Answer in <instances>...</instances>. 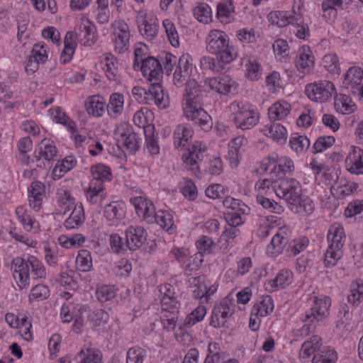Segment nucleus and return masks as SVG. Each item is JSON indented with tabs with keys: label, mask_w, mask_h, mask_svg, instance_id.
Masks as SVG:
<instances>
[{
	"label": "nucleus",
	"mask_w": 363,
	"mask_h": 363,
	"mask_svg": "<svg viewBox=\"0 0 363 363\" xmlns=\"http://www.w3.org/2000/svg\"><path fill=\"white\" fill-rule=\"evenodd\" d=\"M206 84L211 90H214L222 94H227L233 91L234 82L228 77H216L208 79L206 81Z\"/></svg>",
	"instance_id": "22"
},
{
	"label": "nucleus",
	"mask_w": 363,
	"mask_h": 363,
	"mask_svg": "<svg viewBox=\"0 0 363 363\" xmlns=\"http://www.w3.org/2000/svg\"><path fill=\"white\" fill-rule=\"evenodd\" d=\"M76 46L77 43L74 40V33L67 32L64 40V50L60 55L62 64H66L72 60Z\"/></svg>",
	"instance_id": "33"
},
{
	"label": "nucleus",
	"mask_w": 363,
	"mask_h": 363,
	"mask_svg": "<svg viewBox=\"0 0 363 363\" xmlns=\"http://www.w3.org/2000/svg\"><path fill=\"white\" fill-rule=\"evenodd\" d=\"M234 313V305L231 300L223 298L218 305L214 306L210 325L214 328H218L223 327L226 322V318Z\"/></svg>",
	"instance_id": "9"
},
{
	"label": "nucleus",
	"mask_w": 363,
	"mask_h": 363,
	"mask_svg": "<svg viewBox=\"0 0 363 363\" xmlns=\"http://www.w3.org/2000/svg\"><path fill=\"white\" fill-rule=\"evenodd\" d=\"M206 314V308L204 306L199 305L189 313L186 318L184 326L185 328L191 327L196 323L201 321Z\"/></svg>",
	"instance_id": "42"
},
{
	"label": "nucleus",
	"mask_w": 363,
	"mask_h": 363,
	"mask_svg": "<svg viewBox=\"0 0 363 363\" xmlns=\"http://www.w3.org/2000/svg\"><path fill=\"white\" fill-rule=\"evenodd\" d=\"M126 246L130 250H136L147 240V233L141 226H129L125 230Z\"/></svg>",
	"instance_id": "14"
},
{
	"label": "nucleus",
	"mask_w": 363,
	"mask_h": 363,
	"mask_svg": "<svg viewBox=\"0 0 363 363\" xmlns=\"http://www.w3.org/2000/svg\"><path fill=\"white\" fill-rule=\"evenodd\" d=\"M130 31L128 26L122 21L117 23V28L113 33V40L115 43V49L119 53L124 52L129 48Z\"/></svg>",
	"instance_id": "17"
},
{
	"label": "nucleus",
	"mask_w": 363,
	"mask_h": 363,
	"mask_svg": "<svg viewBox=\"0 0 363 363\" xmlns=\"http://www.w3.org/2000/svg\"><path fill=\"white\" fill-rule=\"evenodd\" d=\"M341 256L342 249H337L335 247L328 245V248L325 254V263L326 266H334Z\"/></svg>",
	"instance_id": "59"
},
{
	"label": "nucleus",
	"mask_w": 363,
	"mask_h": 363,
	"mask_svg": "<svg viewBox=\"0 0 363 363\" xmlns=\"http://www.w3.org/2000/svg\"><path fill=\"white\" fill-rule=\"evenodd\" d=\"M273 308V300L268 296L253 306L252 308V314L255 316L264 317L269 314L272 311Z\"/></svg>",
	"instance_id": "38"
},
{
	"label": "nucleus",
	"mask_w": 363,
	"mask_h": 363,
	"mask_svg": "<svg viewBox=\"0 0 363 363\" xmlns=\"http://www.w3.org/2000/svg\"><path fill=\"white\" fill-rule=\"evenodd\" d=\"M91 173L94 179L111 181L112 179L111 169L102 164H99L91 167Z\"/></svg>",
	"instance_id": "46"
},
{
	"label": "nucleus",
	"mask_w": 363,
	"mask_h": 363,
	"mask_svg": "<svg viewBox=\"0 0 363 363\" xmlns=\"http://www.w3.org/2000/svg\"><path fill=\"white\" fill-rule=\"evenodd\" d=\"M291 148L296 152H302L310 147V140L306 135H296L290 138Z\"/></svg>",
	"instance_id": "44"
},
{
	"label": "nucleus",
	"mask_w": 363,
	"mask_h": 363,
	"mask_svg": "<svg viewBox=\"0 0 363 363\" xmlns=\"http://www.w3.org/2000/svg\"><path fill=\"white\" fill-rule=\"evenodd\" d=\"M105 104L96 96L93 97L86 105L87 112L94 116H101L105 112Z\"/></svg>",
	"instance_id": "50"
},
{
	"label": "nucleus",
	"mask_w": 363,
	"mask_h": 363,
	"mask_svg": "<svg viewBox=\"0 0 363 363\" xmlns=\"http://www.w3.org/2000/svg\"><path fill=\"white\" fill-rule=\"evenodd\" d=\"M291 111V105L284 101L274 103L268 110L271 121H281L286 117Z\"/></svg>",
	"instance_id": "30"
},
{
	"label": "nucleus",
	"mask_w": 363,
	"mask_h": 363,
	"mask_svg": "<svg viewBox=\"0 0 363 363\" xmlns=\"http://www.w3.org/2000/svg\"><path fill=\"white\" fill-rule=\"evenodd\" d=\"M11 269L14 279L18 280L23 286L28 284L30 278L38 279L46 277L45 267L34 256H30L27 259L19 257L14 258L11 262Z\"/></svg>",
	"instance_id": "3"
},
{
	"label": "nucleus",
	"mask_w": 363,
	"mask_h": 363,
	"mask_svg": "<svg viewBox=\"0 0 363 363\" xmlns=\"http://www.w3.org/2000/svg\"><path fill=\"white\" fill-rule=\"evenodd\" d=\"M57 148L54 145L53 141L50 139L44 138L38 145V152H34V157L37 161H40L43 157L47 161L52 160L57 154Z\"/></svg>",
	"instance_id": "27"
},
{
	"label": "nucleus",
	"mask_w": 363,
	"mask_h": 363,
	"mask_svg": "<svg viewBox=\"0 0 363 363\" xmlns=\"http://www.w3.org/2000/svg\"><path fill=\"white\" fill-rule=\"evenodd\" d=\"M363 70L359 67H352L344 76L343 86L359 100L363 98Z\"/></svg>",
	"instance_id": "7"
},
{
	"label": "nucleus",
	"mask_w": 363,
	"mask_h": 363,
	"mask_svg": "<svg viewBox=\"0 0 363 363\" xmlns=\"http://www.w3.org/2000/svg\"><path fill=\"white\" fill-rule=\"evenodd\" d=\"M74 37L84 46H91L96 41V27L86 18H82L74 28Z\"/></svg>",
	"instance_id": "8"
},
{
	"label": "nucleus",
	"mask_w": 363,
	"mask_h": 363,
	"mask_svg": "<svg viewBox=\"0 0 363 363\" xmlns=\"http://www.w3.org/2000/svg\"><path fill=\"white\" fill-rule=\"evenodd\" d=\"M289 234L290 233L288 232L287 228H279L267 247L268 254L271 255L272 257H276L281 254L289 241Z\"/></svg>",
	"instance_id": "16"
},
{
	"label": "nucleus",
	"mask_w": 363,
	"mask_h": 363,
	"mask_svg": "<svg viewBox=\"0 0 363 363\" xmlns=\"http://www.w3.org/2000/svg\"><path fill=\"white\" fill-rule=\"evenodd\" d=\"M363 211V201L355 200L350 202L345 210V216L352 218Z\"/></svg>",
	"instance_id": "64"
},
{
	"label": "nucleus",
	"mask_w": 363,
	"mask_h": 363,
	"mask_svg": "<svg viewBox=\"0 0 363 363\" xmlns=\"http://www.w3.org/2000/svg\"><path fill=\"white\" fill-rule=\"evenodd\" d=\"M205 150L201 147V144L199 142H196L189 147V155H183L182 158L186 167H189L192 171L199 172V167L197 165L198 160H200V155Z\"/></svg>",
	"instance_id": "28"
},
{
	"label": "nucleus",
	"mask_w": 363,
	"mask_h": 363,
	"mask_svg": "<svg viewBox=\"0 0 363 363\" xmlns=\"http://www.w3.org/2000/svg\"><path fill=\"white\" fill-rule=\"evenodd\" d=\"M137 22L140 32L147 39L152 40L157 35L159 25L155 21H149L145 17L140 16Z\"/></svg>",
	"instance_id": "31"
},
{
	"label": "nucleus",
	"mask_w": 363,
	"mask_h": 363,
	"mask_svg": "<svg viewBox=\"0 0 363 363\" xmlns=\"http://www.w3.org/2000/svg\"><path fill=\"white\" fill-rule=\"evenodd\" d=\"M215 55H216V57H202L201 64L206 68H208L214 72L223 73L229 69V64L237 57L238 53L230 50Z\"/></svg>",
	"instance_id": "6"
},
{
	"label": "nucleus",
	"mask_w": 363,
	"mask_h": 363,
	"mask_svg": "<svg viewBox=\"0 0 363 363\" xmlns=\"http://www.w3.org/2000/svg\"><path fill=\"white\" fill-rule=\"evenodd\" d=\"M345 240V234L342 225L338 223H333L329 228L328 241L329 245L342 249Z\"/></svg>",
	"instance_id": "26"
},
{
	"label": "nucleus",
	"mask_w": 363,
	"mask_h": 363,
	"mask_svg": "<svg viewBox=\"0 0 363 363\" xmlns=\"http://www.w3.org/2000/svg\"><path fill=\"white\" fill-rule=\"evenodd\" d=\"M269 21L272 23L278 26L280 28L284 27L289 24V23H294L293 18H288V16L284 12L274 11L271 12L268 15Z\"/></svg>",
	"instance_id": "49"
},
{
	"label": "nucleus",
	"mask_w": 363,
	"mask_h": 363,
	"mask_svg": "<svg viewBox=\"0 0 363 363\" xmlns=\"http://www.w3.org/2000/svg\"><path fill=\"white\" fill-rule=\"evenodd\" d=\"M163 25L171 45L175 48L178 47L179 45V35L174 23L170 20L166 19L163 21Z\"/></svg>",
	"instance_id": "52"
},
{
	"label": "nucleus",
	"mask_w": 363,
	"mask_h": 363,
	"mask_svg": "<svg viewBox=\"0 0 363 363\" xmlns=\"http://www.w3.org/2000/svg\"><path fill=\"white\" fill-rule=\"evenodd\" d=\"M238 111L235 113L233 122L237 128L243 130L250 129L259 121V116L253 111L240 107L238 104Z\"/></svg>",
	"instance_id": "13"
},
{
	"label": "nucleus",
	"mask_w": 363,
	"mask_h": 363,
	"mask_svg": "<svg viewBox=\"0 0 363 363\" xmlns=\"http://www.w3.org/2000/svg\"><path fill=\"white\" fill-rule=\"evenodd\" d=\"M162 228L169 231L173 225L172 215L167 211H160L157 213L155 217V221Z\"/></svg>",
	"instance_id": "56"
},
{
	"label": "nucleus",
	"mask_w": 363,
	"mask_h": 363,
	"mask_svg": "<svg viewBox=\"0 0 363 363\" xmlns=\"http://www.w3.org/2000/svg\"><path fill=\"white\" fill-rule=\"evenodd\" d=\"M143 131L148 152L152 155L159 154L160 147L157 139L155 136V125L152 124L143 125Z\"/></svg>",
	"instance_id": "32"
},
{
	"label": "nucleus",
	"mask_w": 363,
	"mask_h": 363,
	"mask_svg": "<svg viewBox=\"0 0 363 363\" xmlns=\"http://www.w3.org/2000/svg\"><path fill=\"white\" fill-rule=\"evenodd\" d=\"M293 281V273L289 269H281L274 279L266 282L265 289L269 292L276 291L279 287L284 288Z\"/></svg>",
	"instance_id": "23"
},
{
	"label": "nucleus",
	"mask_w": 363,
	"mask_h": 363,
	"mask_svg": "<svg viewBox=\"0 0 363 363\" xmlns=\"http://www.w3.org/2000/svg\"><path fill=\"white\" fill-rule=\"evenodd\" d=\"M189 56L183 55L178 60V64L174 73V84L182 86L190 77L192 71V64L189 62Z\"/></svg>",
	"instance_id": "18"
},
{
	"label": "nucleus",
	"mask_w": 363,
	"mask_h": 363,
	"mask_svg": "<svg viewBox=\"0 0 363 363\" xmlns=\"http://www.w3.org/2000/svg\"><path fill=\"white\" fill-rule=\"evenodd\" d=\"M264 134L273 138L274 140L285 143L287 139V130L284 126L280 123H274L269 126H266L264 130Z\"/></svg>",
	"instance_id": "34"
},
{
	"label": "nucleus",
	"mask_w": 363,
	"mask_h": 363,
	"mask_svg": "<svg viewBox=\"0 0 363 363\" xmlns=\"http://www.w3.org/2000/svg\"><path fill=\"white\" fill-rule=\"evenodd\" d=\"M363 150L360 147H352V151L346 158L347 169L354 174H363Z\"/></svg>",
	"instance_id": "20"
},
{
	"label": "nucleus",
	"mask_w": 363,
	"mask_h": 363,
	"mask_svg": "<svg viewBox=\"0 0 363 363\" xmlns=\"http://www.w3.org/2000/svg\"><path fill=\"white\" fill-rule=\"evenodd\" d=\"M325 67L332 74L340 73L338 57L335 55H326L323 58Z\"/></svg>",
	"instance_id": "58"
},
{
	"label": "nucleus",
	"mask_w": 363,
	"mask_h": 363,
	"mask_svg": "<svg viewBox=\"0 0 363 363\" xmlns=\"http://www.w3.org/2000/svg\"><path fill=\"white\" fill-rule=\"evenodd\" d=\"M314 306L306 313L303 319L305 322H319L328 315V311L330 306V300L326 297L317 298L315 297Z\"/></svg>",
	"instance_id": "12"
},
{
	"label": "nucleus",
	"mask_w": 363,
	"mask_h": 363,
	"mask_svg": "<svg viewBox=\"0 0 363 363\" xmlns=\"http://www.w3.org/2000/svg\"><path fill=\"white\" fill-rule=\"evenodd\" d=\"M145 351L139 347L130 348L127 352L126 363H143Z\"/></svg>",
	"instance_id": "55"
},
{
	"label": "nucleus",
	"mask_w": 363,
	"mask_h": 363,
	"mask_svg": "<svg viewBox=\"0 0 363 363\" xmlns=\"http://www.w3.org/2000/svg\"><path fill=\"white\" fill-rule=\"evenodd\" d=\"M363 286L361 279L354 281L350 285V294L347 296V301L353 306L360 303L361 297L363 291H360V288Z\"/></svg>",
	"instance_id": "43"
},
{
	"label": "nucleus",
	"mask_w": 363,
	"mask_h": 363,
	"mask_svg": "<svg viewBox=\"0 0 363 363\" xmlns=\"http://www.w3.org/2000/svg\"><path fill=\"white\" fill-rule=\"evenodd\" d=\"M257 202L270 212L277 214H281L284 212V207L282 206L275 202L274 200H271L262 195H258L257 196Z\"/></svg>",
	"instance_id": "47"
},
{
	"label": "nucleus",
	"mask_w": 363,
	"mask_h": 363,
	"mask_svg": "<svg viewBox=\"0 0 363 363\" xmlns=\"http://www.w3.org/2000/svg\"><path fill=\"white\" fill-rule=\"evenodd\" d=\"M48 60L47 45L45 43L34 44L31 54L26 62V71L33 74L38 69L40 64Z\"/></svg>",
	"instance_id": "10"
},
{
	"label": "nucleus",
	"mask_w": 363,
	"mask_h": 363,
	"mask_svg": "<svg viewBox=\"0 0 363 363\" xmlns=\"http://www.w3.org/2000/svg\"><path fill=\"white\" fill-rule=\"evenodd\" d=\"M223 206L228 208L227 211H240L242 213H245L248 211V207L239 199L232 197H226L223 201Z\"/></svg>",
	"instance_id": "54"
},
{
	"label": "nucleus",
	"mask_w": 363,
	"mask_h": 363,
	"mask_svg": "<svg viewBox=\"0 0 363 363\" xmlns=\"http://www.w3.org/2000/svg\"><path fill=\"white\" fill-rule=\"evenodd\" d=\"M223 214L228 226L238 227L244 223L240 211H226Z\"/></svg>",
	"instance_id": "60"
},
{
	"label": "nucleus",
	"mask_w": 363,
	"mask_h": 363,
	"mask_svg": "<svg viewBox=\"0 0 363 363\" xmlns=\"http://www.w3.org/2000/svg\"><path fill=\"white\" fill-rule=\"evenodd\" d=\"M85 220V215L82 203L74 206L69 218L64 223L67 229H75L81 226Z\"/></svg>",
	"instance_id": "29"
},
{
	"label": "nucleus",
	"mask_w": 363,
	"mask_h": 363,
	"mask_svg": "<svg viewBox=\"0 0 363 363\" xmlns=\"http://www.w3.org/2000/svg\"><path fill=\"white\" fill-rule=\"evenodd\" d=\"M336 179L330 187L332 195L339 199L352 195L359 187V184L347 180L345 177L337 176L335 172Z\"/></svg>",
	"instance_id": "11"
},
{
	"label": "nucleus",
	"mask_w": 363,
	"mask_h": 363,
	"mask_svg": "<svg viewBox=\"0 0 363 363\" xmlns=\"http://www.w3.org/2000/svg\"><path fill=\"white\" fill-rule=\"evenodd\" d=\"M206 50L212 54H220L222 52H236L233 46L229 45L227 34L220 30H212L206 38Z\"/></svg>",
	"instance_id": "5"
},
{
	"label": "nucleus",
	"mask_w": 363,
	"mask_h": 363,
	"mask_svg": "<svg viewBox=\"0 0 363 363\" xmlns=\"http://www.w3.org/2000/svg\"><path fill=\"white\" fill-rule=\"evenodd\" d=\"M118 147L125 149L129 154L134 155L140 149V141L137 134L127 128L125 132L121 133L117 140Z\"/></svg>",
	"instance_id": "19"
},
{
	"label": "nucleus",
	"mask_w": 363,
	"mask_h": 363,
	"mask_svg": "<svg viewBox=\"0 0 363 363\" xmlns=\"http://www.w3.org/2000/svg\"><path fill=\"white\" fill-rule=\"evenodd\" d=\"M184 114L188 119L195 121L205 131L212 127L211 116L200 106H187Z\"/></svg>",
	"instance_id": "15"
},
{
	"label": "nucleus",
	"mask_w": 363,
	"mask_h": 363,
	"mask_svg": "<svg viewBox=\"0 0 363 363\" xmlns=\"http://www.w3.org/2000/svg\"><path fill=\"white\" fill-rule=\"evenodd\" d=\"M76 262L79 269L82 272L89 271L92 266L91 256L86 251H82L79 253L77 257Z\"/></svg>",
	"instance_id": "63"
},
{
	"label": "nucleus",
	"mask_w": 363,
	"mask_h": 363,
	"mask_svg": "<svg viewBox=\"0 0 363 363\" xmlns=\"http://www.w3.org/2000/svg\"><path fill=\"white\" fill-rule=\"evenodd\" d=\"M193 136V130L185 125H179L174 133V144L177 148L185 145Z\"/></svg>",
	"instance_id": "37"
},
{
	"label": "nucleus",
	"mask_w": 363,
	"mask_h": 363,
	"mask_svg": "<svg viewBox=\"0 0 363 363\" xmlns=\"http://www.w3.org/2000/svg\"><path fill=\"white\" fill-rule=\"evenodd\" d=\"M235 12V7L233 0H222L217 4V13L218 18L221 22H230L232 18L231 15Z\"/></svg>",
	"instance_id": "35"
},
{
	"label": "nucleus",
	"mask_w": 363,
	"mask_h": 363,
	"mask_svg": "<svg viewBox=\"0 0 363 363\" xmlns=\"http://www.w3.org/2000/svg\"><path fill=\"white\" fill-rule=\"evenodd\" d=\"M54 119L58 123L67 125L68 130L74 134L77 131L75 123L70 120L69 117L63 112L60 107H57L52 112Z\"/></svg>",
	"instance_id": "41"
},
{
	"label": "nucleus",
	"mask_w": 363,
	"mask_h": 363,
	"mask_svg": "<svg viewBox=\"0 0 363 363\" xmlns=\"http://www.w3.org/2000/svg\"><path fill=\"white\" fill-rule=\"evenodd\" d=\"M335 139L333 136H320L313 144V153L321 152L331 147L335 143Z\"/></svg>",
	"instance_id": "53"
},
{
	"label": "nucleus",
	"mask_w": 363,
	"mask_h": 363,
	"mask_svg": "<svg viewBox=\"0 0 363 363\" xmlns=\"http://www.w3.org/2000/svg\"><path fill=\"white\" fill-rule=\"evenodd\" d=\"M45 196V185L38 181L32 182L28 190L29 204L31 208L39 210Z\"/></svg>",
	"instance_id": "25"
},
{
	"label": "nucleus",
	"mask_w": 363,
	"mask_h": 363,
	"mask_svg": "<svg viewBox=\"0 0 363 363\" xmlns=\"http://www.w3.org/2000/svg\"><path fill=\"white\" fill-rule=\"evenodd\" d=\"M320 337L313 336L311 340L304 342L300 350V357L303 359L308 358L315 351L318 350L320 347Z\"/></svg>",
	"instance_id": "40"
},
{
	"label": "nucleus",
	"mask_w": 363,
	"mask_h": 363,
	"mask_svg": "<svg viewBox=\"0 0 363 363\" xmlns=\"http://www.w3.org/2000/svg\"><path fill=\"white\" fill-rule=\"evenodd\" d=\"M313 64L310 55L304 52V50L298 51V58L296 60V67L303 73L308 72L310 67Z\"/></svg>",
	"instance_id": "51"
},
{
	"label": "nucleus",
	"mask_w": 363,
	"mask_h": 363,
	"mask_svg": "<svg viewBox=\"0 0 363 363\" xmlns=\"http://www.w3.org/2000/svg\"><path fill=\"white\" fill-rule=\"evenodd\" d=\"M96 296L100 302H106L116 296L115 290L108 286H102L97 289Z\"/></svg>",
	"instance_id": "61"
},
{
	"label": "nucleus",
	"mask_w": 363,
	"mask_h": 363,
	"mask_svg": "<svg viewBox=\"0 0 363 363\" xmlns=\"http://www.w3.org/2000/svg\"><path fill=\"white\" fill-rule=\"evenodd\" d=\"M50 295V290L48 286L43 284H38L34 286L29 296L30 299L42 301L46 299Z\"/></svg>",
	"instance_id": "62"
},
{
	"label": "nucleus",
	"mask_w": 363,
	"mask_h": 363,
	"mask_svg": "<svg viewBox=\"0 0 363 363\" xmlns=\"http://www.w3.org/2000/svg\"><path fill=\"white\" fill-rule=\"evenodd\" d=\"M337 359V353L332 349H324L321 354H315L313 363H335Z\"/></svg>",
	"instance_id": "48"
},
{
	"label": "nucleus",
	"mask_w": 363,
	"mask_h": 363,
	"mask_svg": "<svg viewBox=\"0 0 363 363\" xmlns=\"http://www.w3.org/2000/svg\"><path fill=\"white\" fill-rule=\"evenodd\" d=\"M161 307L162 311L169 313L171 317L166 315L169 325L173 328L176 326V322L178 319L177 313L180 308V302L177 300V296L173 298H162Z\"/></svg>",
	"instance_id": "21"
},
{
	"label": "nucleus",
	"mask_w": 363,
	"mask_h": 363,
	"mask_svg": "<svg viewBox=\"0 0 363 363\" xmlns=\"http://www.w3.org/2000/svg\"><path fill=\"white\" fill-rule=\"evenodd\" d=\"M195 18L202 23H208L211 19V9L206 3H201L194 9Z\"/></svg>",
	"instance_id": "45"
},
{
	"label": "nucleus",
	"mask_w": 363,
	"mask_h": 363,
	"mask_svg": "<svg viewBox=\"0 0 363 363\" xmlns=\"http://www.w3.org/2000/svg\"><path fill=\"white\" fill-rule=\"evenodd\" d=\"M104 216L108 220L121 219L124 216L123 206L117 201H113L104 208Z\"/></svg>",
	"instance_id": "39"
},
{
	"label": "nucleus",
	"mask_w": 363,
	"mask_h": 363,
	"mask_svg": "<svg viewBox=\"0 0 363 363\" xmlns=\"http://www.w3.org/2000/svg\"><path fill=\"white\" fill-rule=\"evenodd\" d=\"M124 96L119 93H114L111 95L106 109L108 114L112 117H116L121 114L123 109Z\"/></svg>",
	"instance_id": "36"
},
{
	"label": "nucleus",
	"mask_w": 363,
	"mask_h": 363,
	"mask_svg": "<svg viewBox=\"0 0 363 363\" xmlns=\"http://www.w3.org/2000/svg\"><path fill=\"white\" fill-rule=\"evenodd\" d=\"M141 61L140 70L150 82L149 93L152 96L154 103L161 109L167 108L169 105V98L167 96L165 98L164 89L160 83L163 72L160 62L154 57H148Z\"/></svg>",
	"instance_id": "2"
},
{
	"label": "nucleus",
	"mask_w": 363,
	"mask_h": 363,
	"mask_svg": "<svg viewBox=\"0 0 363 363\" xmlns=\"http://www.w3.org/2000/svg\"><path fill=\"white\" fill-rule=\"evenodd\" d=\"M275 188L276 194L286 201L292 211L305 215H310L313 212V201L302 194V186L296 179H279Z\"/></svg>",
	"instance_id": "1"
},
{
	"label": "nucleus",
	"mask_w": 363,
	"mask_h": 363,
	"mask_svg": "<svg viewBox=\"0 0 363 363\" xmlns=\"http://www.w3.org/2000/svg\"><path fill=\"white\" fill-rule=\"evenodd\" d=\"M199 252L203 255H208L212 252L213 247H215V243L213 240L203 235L196 243Z\"/></svg>",
	"instance_id": "57"
},
{
	"label": "nucleus",
	"mask_w": 363,
	"mask_h": 363,
	"mask_svg": "<svg viewBox=\"0 0 363 363\" xmlns=\"http://www.w3.org/2000/svg\"><path fill=\"white\" fill-rule=\"evenodd\" d=\"M185 104L184 110L187 106H198L200 104L201 89L197 82L192 79L188 80L185 87Z\"/></svg>",
	"instance_id": "24"
},
{
	"label": "nucleus",
	"mask_w": 363,
	"mask_h": 363,
	"mask_svg": "<svg viewBox=\"0 0 363 363\" xmlns=\"http://www.w3.org/2000/svg\"><path fill=\"white\" fill-rule=\"evenodd\" d=\"M335 91L333 83L327 80L308 84L305 89V93L310 100L320 103L330 99Z\"/></svg>",
	"instance_id": "4"
}]
</instances>
